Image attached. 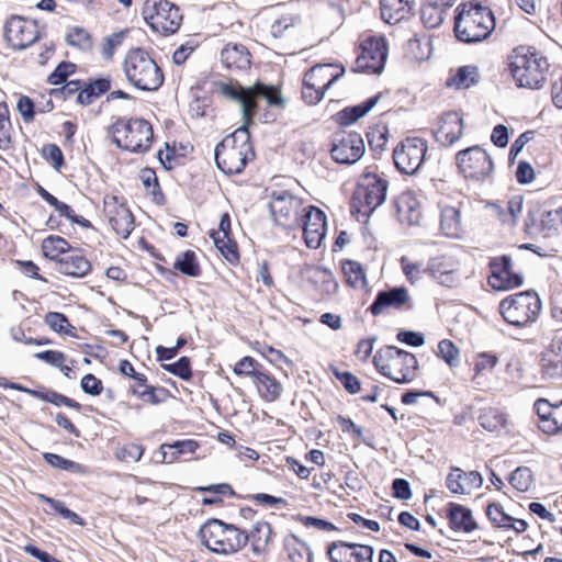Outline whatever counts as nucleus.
I'll use <instances>...</instances> for the list:
<instances>
[{
    "instance_id": "1",
    "label": "nucleus",
    "mask_w": 562,
    "mask_h": 562,
    "mask_svg": "<svg viewBox=\"0 0 562 562\" xmlns=\"http://www.w3.org/2000/svg\"><path fill=\"white\" fill-rule=\"evenodd\" d=\"M221 93L237 102L241 108L244 125L226 136L215 147V161L220 170L226 175L240 173L247 161L254 157L248 125L251 124L256 109V98L260 97L270 105H281L283 99L274 87L257 83L251 89L239 85L221 83Z\"/></svg>"
},
{
    "instance_id": "2",
    "label": "nucleus",
    "mask_w": 562,
    "mask_h": 562,
    "mask_svg": "<svg viewBox=\"0 0 562 562\" xmlns=\"http://www.w3.org/2000/svg\"><path fill=\"white\" fill-rule=\"evenodd\" d=\"M548 66L547 58L530 46L516 47L509 56V71L517 86L522 88H539Z\"/></svg>"
},
{
    "instance_id": "3",
    "label": "nucleus",
    "mask_w": 562,
    "mask_h": 562,
    "mask_svg": "<svg viewBox=\"0 0 562 562\" xmlns=\"http://www.w3.org/2000/svg\"><path fill=\"white\" fill-rule=\"evenodd\" d=\"M495 27L491 10L481 4L465 3L459 8L454 33L459 41L477 43L488 37Z\"/></svg>"
},
{
    "instance_id": "4",
    "label": "nucleus",
    "mask_w": 562,
    "mask_h": 562,
    "mask_svg": "<svg viewBox=\"0 0 562 562\" xmlns=\"http://www.w3.org/2000/svg\"><path fill=\"white\" fill-rule=\"evenodd\" d=\"M199 537L210 551L225 555L238 552L248 542V535L218 519L207 520L201 527Z\"/></svg>"
},
{
    "instance_id": "5",
    "label": "nucleus",
    "mask_w": 562,
    "mask_h": 562,
    "mask_svg": "<svg viewBox=\"0 0 562 562\" xmlns=\"http://www.w3.org/2000/svg\"><path fill=\"white\" fill-rule=\"evenodd\" d=\"M126 79L134 87L155 91L164 82V75L156 61L142 48L128 50L123 63Z\"/></svg>"
},
{
    "instance_id": "6",
    "label": "nucleus",
    "mask_w": 562,
    "mask_h": 562,
    "mask_svg": "<svg viewBox=\"0 0 562 562\" xmlns=\"http://www.w3.org/2000/svg\"><path fill=\"white\" fill-rule=\"evenodd\" d=\"M373 362L381 374L400 384L412 382L418 368L417 358L413 353L393 346L381 348Z\"/></svg>"
},
{
    "instance_id": "7",
    "label": "nucleus",
    "mask_w": 562,
    "mask_h": 562,
    "mask_svg": "<svg viewBox=\"0 0 562 562\" xmlns=\"http://www.w3.org/2000/svg\"><path fill=\"white\" fill-rule=\"evenodd\" d=\"M109 135L119 148L132 153H144L153 143L151 125L142 119H119L110 126Z\"/></svg>"
},
{
    "instance_id": "8",
    "label": "nucleus",
    "mask_w": 562,
    "mask_h": 562,
    "mask_svg": "<svg viewBox=\"0 0 562 562\" xmlns=\"http://www.w3.org/2000/svg\"><path fill=\"white\" fill-rule=\"evenodd\" d=\"M540 310L541 301L537 293L532 291L509 295L499 303V312L504 319L517 327L535 322Z\"/></svg>"
},
{
    "instance_id": "9",
    "label": "nucleus",
    "mask_w": 562,
    "mask_h": 562,
    "mask_svg": "<svg viewBox=\"0 0 562 562\" xmlns=\"http://www.w3.org/2000/svg\"><path fill=\"white\" fill-rule=\"evenodd\" d=\"M345 74V68L337 64H318L304 77L302 98L307 104L318 103L325 91Z\"/></svg>"
},
{
    "instance_id": "10",
    "label": "nucleus",
    "mask_w": 562,
    "mask_h": 562,
    "mask_svg": "<svg viewBox=\"0 0 562 562\" xmlns=\"http://www.w3.org/2000/svg\"><path fill=\"white\" fill-rule=\"evenodd\" d=\"M273 222L289 231L301 227V217L306 207L302 199L286 190L273 191L269 202Z\"/></svg>"
},
{
    "instance_id": "11",
    "label": "nucleus",
    "mask_w": 562,
    "mask_h": 562,
    "mask_svg": "<svg viewBox=\"0 0 562 562\" xmlns=\"http://www.w3.org/2000/svg\"><path fill=\"white\" fill-rule=\"evenodd\" d=\"M142 14L155 32L164 35L176 33L182 21L179 8L167 0H146L143 4Z\"/></svg>"
},
{
    "instance_id": "12",
    "label": "nucleus",
    "mask_w": 562,
    "mask_h": 562,
    "mask_svg": "<svg viewBox=\"0 0 562 562\" xmlns=\"http://www.w3.org/2000/svg\"><path fill=\"white\" fill-rule=\"evenodd\" d=\"M427 150L426 140L418 137H408L394 149V164L401 172L414 175L423 165Z\"/></svg>"
},
{
    "instance_id": "13",
    "label": "nucleus",
    "mask_w": 562,
    "mask_h": 562,
    "mask_svg": "<svg viewBox=\"0 0 562 562\" xmlns=\"http://www.w3.org/2000/svg\"><path fill=\"white\" fill-rule=\"evenodd\" d=\"M457 164L460 171L476 181L490 178L493 171V161L490 155L481 147L473 146L457 154Z\"/></svg>"
},
{
    "instance_id": "14",
    "label": "nucleus",
    "mask_w": 562,
    "mask_h": 562,
    "mask_svg": "<svg viewBox=\"0 0 562 562\" xmlns=\"http://www.w3.org/2000/svg\"><path fill=\"white\" fill-rule=\"evenodd\" d=\"M387 57V46L382 36H370L361 44V53L357 57L353 70L380 74Z\"/></svg>"
},
{
    "instance_id": "15",
    "label": "nucleus",
    "mask_w": 562,
    "mask_h": 562,
    "mask_svg": "<svg viewBox=\"0 0 562 562\" xmlns=\"http://www.w3.org/2000/svg\"><path fill=\"white\" fill-rule=\"evenodd\" d=\"M386 192V180L368 172L362 177L355 192V201L364 213H371L385 201Z\"/></svg>"
},
{
    "instance_id": "16",
    "label": "nucleus",
    "mask_w": 562,
    "mask_h": 562,
    "mask_svg": "<svg viewBox=\"0 0 562 562\" xmlns=\"http://www.w3.org/2000/svg\"><path fill=\"white\" fill-rule=\"evenodd\" d=\"M366 147L360 134H338L330 150L331 157L339 164L351 165L357 162L364 154Z\"/></svg>"
},
{
    "instance_id": "17",
    "label": "nucleus",
    "mask_w": 562,
    "mask_h": 562,
    "mask_svg": "<svg viewBox=\"0 0 562 562\" xmlns=\"http://www.w3.org/2000/svg\"><path fill=\"white\" fill-rule=\"evenodd\" d=\"M4 37L14 49H24L37 38V26L34 22L21 16H11L4 25Z\"/></svg>"
},
{
    "instance_id": "18",
    "label": "nucleus",
    "mask_w": 562,
    "mask_h": 562,
    "mask_svg": "<svg viewBox=\"0 0 562 562\" xmlns=\"http://www.w3.org/2000/svg\"><path fill=\"white\" fill-rule=\"evenodd\" d=\"M492 274L488 284L497 291H507L522 284V276L515 272L509 257L503 256L491 261Z\"/></svg>"
},
{
    "instance_id": "19",
    "label": "nucleus",
    "mask_w": 562,
    "mask_h": 562,
    "mask_svg": "<svg viewBox=\"0 0 562 562\" xmlns=\"http://www.w3.org/2000/svg\"><path fill=\"white\" fill-rule=\"evenodd\" d=\"M302 218L306 246L311 249L319 248L326 236L327 218L325 213L316 206H308Z\"/></svg>"
},
{
    "instance_id": "20",
    "label": "nucleus",
    "mask_w": 562,
    "mask_h": 562,
    "mask_svg": "<svg viewBox=\"0 0 562 562\" xmlns=\"http://www.w3.org/2000/svg\"><path fill=\"white\" fill-rule=\"evenodd\" d=\"M104 213L109 223L122 238H127L134 229V217L125 204L116 196L104 199Z\"/></svg>"
},
{
    "instance_id": "21",
    "label": "nucleus",
    "mask_w": 562,
    "mask_h": 562,
    "mask_svg": "<svg viewBox=\"0 0 562 562\" xmlns=\"http://www.w3.org/2000/svg\"><path fill=\"white\" fill-rule=\"evenodd\" d=\"M483 484L482 475L476 471L463 472L459 468H452L449 472L446 485L453 494L468 495Z\"/></svg>"
},
{
    "instance_id": "22",
    "label": "nucleus",
    "mask_w": 562,
    "mask_h": 562,
    "mask_svg": "<svg viewBox=\"0 0 562 562\" xmlns=\"http://www.w3.org/2000/svg\"><path fill=\"white\" fill-rule=\"evenodd\" d=\"M463 134V122L458 112L443 113L438 121L435 132L437 142L442 145H452Z\"/></svg>"
},
{
    "instance_id": "23",
    "label": "nucleus",
    "mask_w": 562,
    "mask_h": 562,
    "mask_svg": "<svg viewBox=\"0 0 562 562\" xmlns=\"http://www.w3.org/2000/svg\"><path fill=\"white\" fill-rule=\"evenodd\" d=\"M427 271L441 285L453 286L458 282L457 265L450 258H431L428 261Z\"/></svg>"
},
{
    "instance_id": "24",
    "label": "nucleus",
    "mask_w": 562,
    "mask_h": 562,
    "mask_svg": "<svg viewBox=\"0 0 562 562\" xmlns=\"http://www.w3.org/2000/svg\"><path fill=\"white\" fill-rule=\"evenodd\" d=\"M562 224V212L557 210H543L532 224L528 226L530 233H540L544 238L559 237V227Z\"/></svg>"
},
{
    "instance_id": "25",
    "label": "nucleus",
    "mask_w": 562,
    "mask_h": 562,
    "mask_svg": "<svg viewBox=\"0 0 562 562\" xmlns=\"http://www.w3.org/2000/svg\"><path fill=\"white\" fill-rule=\"evenodd\" d=\"M409 300L408 291L404 286L393 288L378 293L370 306L373 315L381 314L386 307L400 308Z\"/></svg>"
},
{
    "instance_id": "26",
    "label": "nucleus",
    "mask_w": 562,
    "mask_h": 562,
    "mask_svg": "<svg viewBox=\"0 0 562 562\" xmlns=\"http://www.w3.org/2000/svg\"><path fill=\"white\" fill-rule=\"evenodd\" d=\"M396 205L402 222H406L409 225L420 223L423 216L422 203L414 192L407 191L402 193Z\"/></svg>"
},
{
    "instance_id": "27",
    "label": "nucleus",
    "mask_w": 562,
    "mask_h": 562,
    "mask_svg": "<svg viewBox=\"0 0 562 562\" xmlns=\"http://www.w3.org/2000/svg\"><path fill=\"white\" fill-rule=\"evenodd\" d=\"M535 408L540 419L541 431L548 435L558 434L561 428L557 418L559 406H553L548 400L540 398L535 403Z\"/></svg>"
},
{
    "instance_id": "28",
    "label": "nucleus",
    "mask_w": 562,
    "mask_h": 562,
    "mask_svg": "<svg viewBox=\"0 0 562 562\" xmlns=\"http://www.w3.org/2000/svg\"><path fill=\"white\" fill-rule=\"evenodd\" d=\"M486 207L491 211L492 215L497 217L504 225L513 226L521 213L522 201L520 198H515L504 204L487 203Z\"/></svg>"
},
{
    "instance_id": "29",
    "label": "nucleus",
    "mask_w": 562,
    "mask_h": 562,
    "mask_svg": "<svg viewBox=\"0 0 562 562\" xmlns=\"http://www.w3.org/2000/svg\"><path fill=\"white\" fill-rule=\"evenodd\" d=\"M222 61L227 68L247 69L250 55L244 45L228 44L221 53Z\"/></svg>"
},
{
    "instance_id": "30",
    "label": "nucleus",
    "mask_w": 562,
    "mask_h": 562,
    "mask_svg": "<svg viewBox=\"0 0 562 562\" xmlns=\"http://www.w3.org/2000/svg\"><path fill=\"white\" fill-rule=\"evenodd\" d=\"M562 338L554 337L550 346L542 352V368L549 376L559 375V368L562 364Z\"/></svg>"
},
{
    "instance_id": "31",
    "label": "nucleus",
    "mask_w": 562,
    "mask_h": 562,
    "mask_svg": "<svg viewBox=\"0 0 562 562\" xmlns=\"http://www.w3.org/2000/svg\"><path fill=\"white\" fill-rule=\"evenodd\" d=\"M448 517L454 530L470 532L476 527L471 510L462 505L450 504Z\"/></svg>"
},
{
    "instance_id": "32",
    "label": "nucleus",
    "mask_w": 562,
    "mask_h": 562,
    "mask_svg": "<svg viewBox=\"0 0 562 562\" xmlns=\"http://www.w3.org/2000/svg\"><path fill=\"white\" fill-rule=\"evenodd\" d=\"M407 0H381V16L390 23L395 24L404 20L409 13Z\"/></svg>"
},
{
    "instance_id": "33",
    "label": "nucleus",
    "mask_w": 562,
    "mask_h": 562,
    "mask_svg": "<svg viewBox=\"0 0 562 562\" xmlns=\"http://www.w3.org/2000/svg\"><path fill=\"white\" fill-rule=\"evenodd\" d=\"M91 269L90 262L80 254H70L59 260V271L71 277H85Z\"/></svg>"
},
{
    "instance_id": "34",
    "label": "nucleus",
    "mask_w": 562,
    "mask_h": 562,
    "mask_svg": "<svg viewBox=\"0 0 562 562\" xmlns=\"http://www.w3.org/2000/svg\"><path fill=\"white\" fill-rule=\"evenodd\" d=\"M479 69L476 66L467 65L459 67L454 75L447 80L448 87L468 89L479 82Z\"/></svg>"
},
{
    "instance_id": "35",
    "label": "nucleus",
    "mask_w": 562,
    "mask_h": 562,
    "mask_svg": "<svg viewBox=\"0 0 562 562\" xmlns=\"http://www.w3.org/2000/svg\"><path fill=\"white\" fill-rule=\"evenodd\" d=\"M256 384L260 396L268 402L276 401L281 396L283 387L277 379L267 372L258 373Z\"/></svg>"
},
{
    "instance_id": "36",
    "label": "nucleus",
    "mask_w": 562,
    "mask_h": 562,
    "mask_svg": "<svg viewBox=\"0 0 562 562\" xmlns=\"http://www.w3.org/2000/svg\"><path fill=\"white\" fill-rule=\"evenodd\" d=\"M480 425L487 431H499L507 425L506 414L497 407H484L479 417Z\"/></svg>"
},
{
    "instance_id": "37",
    "label": "nucleus",
    "mask_w": 562,
    "mask_h": 562,
    "mask_svg": "<svg viewBox=\"0 0 562 562\" xmlns=\"http://www.w3.org/2000/svg\"><path fill=\"white\" fill-rule=\"evenodd\" d=\"M441 228L446 236L459 238L462 234L461 216L458 209L447 206L441 211Z\"/></svg>"
},
{
    "instance_id": "38",
    "label": "nucleus",
    "mask_w": 562,
    "mask_h": 562,
    "mask_svg": "<svg viewBox=\"0 0 562 562\" xmlns=\"http://www.w3.org/2000/svg\"><path fill=\"white\" fill-rule=\"evenodd\" d=\"M271 537V527L266 521H258L254 525L248 540H251L252 551L256 554L265 552Z\"/></svg>"
},
{
    "instance_id": "39",
    "label": "nucleus",
    "mask_w": 562,
    "mask_h": 562,
    "mask_svg": "<svg viewBox=\"0 0 562 562\" xmlns=\"http://www.w3.org/2000/svg\"><path fill=\"white\" fill-rule=\"evenodd\" d=\"M42 250L46 258L60 260V256L69 250L68 241L59 236H48L42 243Z\"/></svg>"
},
{
    "instance_id": "40",
    "label": "nucleus",
    "mask_w": 562,
    "mask_h": 562,
    "mask_svg": "<svg viewBox=\"0 0 562 562\" xmlns=\"http://www.w3.org/2000/svg\"><path fill=\"white\" fill-rule=\"evenodd\" d=\"M311 280L319 288V290L326 294H333L338 289L333 273L325 268H314L311 270Z\"/></svg>"
},
{
    "instance_id": "41",
    "label": "nucleus",
    "mask_w": 562,
    "mask_h": 562,
    "mask_svg": "<svg viewBox=\"0 0 562 562\" xmlns=\"http://www.w3.org/2000/svg\"><path fill=\"white\" fill-rule=\"evenodd\" d=\"M211 238L213 239L215 247L228 262H237L238 252L236 244L228 235H226V233H211Z\"/></svg>"
},
{
    "instance_id": "42",
    "label": "nucleus",
    "mask_w": 562,
    "mask_h": 562,
    "mask_svg": "<svg viewBox=\"0 0 562 562\" xmlns=\"http://www.w3.org/2000/svg\"><path fill=\"white\" fill-rule=\"evenodd\" d=\"M498 357L492 352H479L473 357V380L484 375L485 373L492 372V370L497 366Z\"/></svg>"
},
{
    "instance_id": "43",
    "label": "nucleus",
    "mask_w": 562,
    "mask_h": 562,
    "mask_svg": "<svg viewBox=\"0 0 562 562\" xmlns=\"http://www.w3.org/2000/svg\"><path fill=\"white\" fill-rule=\"evenodd\" d=\"M111 88L109 78H99L89 82L78 94V100L83 104H89L92 98H97Z\"/></svg>"
},
{
    "instance_id": "44",
    "label": "nucleus",
    "mask_w": 562,
    "mask_h": 562,
    "mask_svg": "<svg viewBox=\"0 0 562 562\" xmlns=\"http://www.w3.org/2000/svg\"><path fill=\"white\" fill-rule=\"evenodd\" d=\"M436 355L450 368H457L460 364V349L449 339L439 341Z\"/></svg>"
},
{
    "instance_id": "45",
    "label": "nucleus",
    "mask_w": 562,
    "mask_h": 562,
    "mask_svg": "<svg viewBox=\"0 0 562 562\" xmlns=\"http://www.w3.org/2000/svg\"><path fill=\"white\" fill-rule=\"evenodd\" d=\"M445 10L436 3H425L420 11V19L426 27L435 29L443 21Z\"/></svg>"
},
{
    "instance_id": "46",
    "label": "nucleus",
    "mask_w": 562,
    "mask_h": 562,
    "mask_svg": "<svg viewBox=\"0 0 562 562\" xmlns=\"http://www.w3.org/2000/svg\"><path fill=\"white\" fill-rule=\"evenodd\" d=\"M44 460L54 468L63 469L71 473H86V468L77 462L65 459L61 456L46 452L43 454Z\"/></svg>"
},
{
    "instance_id": "47",
    "label": "nucleus",
    "mask_w": 562,
    "mask_h": 562,
    "mask_svg": "<svg viewBox=\"0 0 562 562\" xmlns=\"http://www.w3.org/2000/svg\"><path fill=\"white\" fill-rule=\"evenodd\" d=\"M45 324L58 334L74 335V327L69 324L68 318L58 312H49L45 315Z\"/></svg>"
},
{
    "instance_id": "48",
    "label": "nucleus",
    "mask_w": 562,
    "mask_h": 562,
    "mask_svg": "<svg viewBox=\"0 0 562 562\" xmlns=\"http://www.w3.org/2000/svg\"><path fill=\"white\" fill-rule=\"evenodd\" d=\"M344 273L347 282L353 288H364L366 277L361 265L356 261H348L344 265Z\"/></svg>"
},
{
    "instance_id": "49",
    "label": "nucleus",
    "mask_w": 562,
    "mask_h": 562,
    "mask_svg": "<svg viewBox=\"0 0 562 562\" xmlns=\"http://www.w3.org/2000/svg\"><path fill=\"white\" fill-rule=\"evenodd\" d=\"M513 487L519 492H526L532 484V473L527 467L517 468L509 477Z\"/></svg>"
},
{
    "instance_id": "50",
    "label": "nucleus",
    "mask_w": 562,
    "mask_h": 562,
    "mask_svg": "<svg viewBox=\"0 0 562 562\" xmlns=\"http://www.w3.org/2000/svg\"><path fill=\"white\" fill-rule=\"evenodd\" d=\"M300 22V18L296 15L283 14L272 22L270 32L273 37H281L288 30L297 26Z\"/></svg>"
},
{
    "instance_id": "51",
    "label": "nucleus",
    "mask_w": 562,
    "mask_h": 562,
    "mask_svg": "<svg viewBox=\"0 0 562 562\" xmlns=\"http://www.w3.org/2000/svg\"><path fill=\"white\" fill-rule=\"evenodd\" d=\"M352 543L337 541L328 547V555L333 562H353L351 561Z\"/></svg>"
},
{
    "instance_id": "52",
    "label": "nucleus",
    "mask_w": 562,
    "mask_h": 562,
    "mask_svg": "<svg viewBox=\"0 0 562 562\" xmlns=\"http://www.w3.org/2000/svg\"><path fill=\"white\" fill-rule=\"evenodd\" d=\"M175 267L182 273L190 277H196L200 273L199 265L196 263L194 252L186 251L179 257L175 263Z\"/></svg>"
},
{
    "instance_id": "53",
    "label": "nucleus",
    "mask_w": 562,
    "mask_h": 562,
    "mask_svg": "<svg viewBox=\"0 0 562 562\" xmlns=\"http://www.w3.org/2000/svg\"><path fill=\"white\" fill-rule=\"evenodd\" d=\"M380 98L381 94L379 93L376 95L369 98L368 100L358 105L342 110V120H346L345 117L348 114H353L352 119H350L349 121L356 122L357 120L366 115L371 109H373V106L378 103Z\"/></svg>"
},
{
    "instance_id": "54",
    "label": "nucleus",
    "mask_w": 562,
    "mask_h": 562,
    "mask_svg": "<svg viewBox=\"0 0 562 562\" xmlns=\"http://www.w3.org/2000/svg\"><path fill=\"white\" fill-rule=\"evenodd\" d=\"M12 125L5 106H0V149L9 148L11 144Z\"/></svg>"
},
{
    "instance_id": "55",
    "label": "nucleus",
    "mask_w": 562,
    "mask_h": 562,
    "mask_svg": "<svg viewBox=\"0 0 562 562\" xmlns=\"http://www.w3.org/2000/svg\"><path fill=\"white\" fill-rule=\"evenodd\" d=\"M401 266L405 277L412 284L419 281L425 271L420 262L412 261L408 257L401 258Z\"/></svg>"
},
{
    "instance_id": "56",
    "label": "nucleus",
    "mask_w": 562,
    "mask_h": 562,
    "mask_svg": "<svg viewBox=\"0 0 562 562\" xmlns=\"http://www.w3.org/2000/svg\"><path fill=\"white\" fill-rule=\"evenodd\" d=\"M486 515L495 527L507 528L510 524V516L497 504H490L486 509Z\"/></svg>"
},
{
    "instance_id": "57",
    "label": "nucleus",
    "mask_w": 562,
    "mask_h": 562,
    "mask_svg": "<svg viewBox=\"0 0 562 562\" xmlns=\"http://www.w3.org/2000/svg\"><path fill=\"white\" fill-rule=\"evenodd\" d=\"M258 362L251 357H244L234 367V373L237 375L252 376L257 379L258 373L262 371L258 368Z\"/></svg>"
},
{
    "instance_id": "58",
    "label": "nucleus",
    "mask_w": 562,
    "mask_h": 562,
    "mask_svg": "<svg viewBox=\"0 0 562 562\" xmlns=\"http://www.w3.org/2000/svg\"><path fill=\"white\" fill-rule=\"evenodd\" d=\"M199 448V443L195 440H178L170 443L169 449H176L178 458L183 460H190Z\"/></svg>"
},
{
    "instance_id": "59",
    "label": "nucleus",
    "mask_w": 562,
    "mask_h": 562,
    "mask_svg": "<svg viewBox=\"0 0 562 562\" xmlns=\"http://www.w3.org/2000/svg\"><path fill=\"white\" fill-rule=\"evenodd\" d=\"M67 42L71 46L80 49H89L91 47V38L89 34L79 27L71 29L67 34Z\"/></svg>"
},
{
    "instance_id": "60",
    "label": "nucleus",
    "mask_w": 562,
    "mask_h": 562,
    "mask_svg": "<svg viewBox=\"0 0 562 562\" xmlns=\"http://www.w3.org/2000/svg\"><path fill=\"white\" fill-rule=\"evenodd\" d=\"M76 66L71 63H60L57 68L48 76V82L53 86L64 83L68 76L74 74Z\"/></svg>"
},
{
    "instance_id": "61",
    "label": "nucleus",
    "mask_w": 562,
    "mask_h": 562,
    "mask_svg": "<svg viewBox=\"0 0 562 562\" xmlns=\"http://www.w3.org/2000/svg\"><path fill=\"white\" fill-rule=\"evenodd\" d=\"M126 36V31H120L113 33L105 38L102 55L105 59H111L114 55L115 49L123 43Z\"/></svg>"
},
{
    "instance_id": "62",
    "label": "nucleus",
    "mask_w": 562,
    "mask_h": 562,
    "mask_svg": "<svg viewBox=\"0 0 562 562\" xmlns=\"http://www.w3.org/2000/svg\"><path fill=\"white\" fill-rule=\"evenodd\" d=\"M43 157L49 161L56 170H59L64 164V155L60 148L55 144H47L42 150Z\"/></svg>"
},
{
    "instance_id": "63",
    "label": "nucleus",
    "mask_w": 562,
    "mask_h": 562,
    "mask_svg": "<svg viewBox=\"0 0 562 562\" xmlns=\"http://www.w3.org/2000/svg\"><path fill=\"white\" fill-rule=\"evenodd\" d=\"M164 368L183 380H188L191 376L190 360L187 357H182L173 363L166 364Z\"/></svg>"
},
{
    "instance_id": "64",
    "label": "nucleus",
    "mask_w": 562,
    "mask_h": 562,
    "mask_svg": "<svg viewBox=\"0 0 562 562\" xmlns=\"http://www.w3.org/2000/svg\"><path fill=\"white\" fill-rule=\"evenodd\" d=\"M351 561L353 562H373L374 550L370 546L352 543Z\"/></svg>"
}]
</instances>
